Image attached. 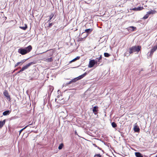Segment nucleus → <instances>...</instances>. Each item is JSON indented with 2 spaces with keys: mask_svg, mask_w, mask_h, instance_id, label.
I'll use <instances>...</instances> for the list:
<instances>
[{
  "mask_svg": "<svg viewBox=\"0 0 157 157\" xmlns=\"http://www.w3.org/2000/svg\"><path fill=\"white\" fill-rule=\"evenodd\" d=\"M22 71H23V70H22V69L21 68V69L19 71H18L17 74H18Z\"/></svg>",
  "mask_w": 157,
  "mask_h": 157,
  "instance_id": "72a5a7b5",
  "label": "nucleus"
},
{
  "mask_svg": "<svg viewBox=\"0 0 157 157\" xmlns=\"http://www.w3.org/2000/svg\"><path fill=\"white\" fill-rule=\"evenodd\" d=\"M26 60V59H23L21 61V64L22 65L23 63L25 62Z\"/></svg>",
  "mask_w": 157,
  "mask_h": 157,
  "instance_id": "2f4dec72",
  "label": "nucleus"
},
{
  "mask_svg": "<svg viewBox=\"0 0 157 157\" xmlns=\"http://www.w3.org/2000/svg\"><path fill=\"white\" fill-rule=\"evenodd\" d=\"M19 65H21V62H17L15 65L14 67H15L17 66H18Z\"/></svg>",
  "mask_w": 157,
  "mask_h": 157,
  "instance_id": "bb28decb",
  "label": "nucleus"
},
{
  "mask_svg": "<svg viewBox=\"0 0 157 157\" xmlns=\"http://www.w3.org/2000/svg\"><path fill=\"white\" fill-rule=\"evenodd\" d=\"M3 94L5 96V97L6 98V99L8 101H10L11 99L10 96L9 95L8 92L7 90H5L3 92Z\"/></svg>",
  "mask_w": 157,
  "mask_h": 157,
  "instance_id": "39448f33",
  "label": "nucleus"
},
{
  "mask_svg": "<svg viewBox=\"0 0 157 157\" xmlns=\"http://www.w3.org/2000/svg\"><path fill=\"white\" fill-rule=\"evenodd\" d=\"M98 107L97 106H95L93 107V112L94 113L95 115H96L97 114Z\"/></svg>",
  "mask_w": 157,
  "mask_h": 157,
  "instance_id": "9d476101",
  "label": "nucleus"
},
{
  "mask_svg": "<svg viewBox=\"0 0 157 157\" xmlns=\"http://www.w3.org/2000/svg\"><path fill=\"white\" fill-rule=\"evenodd\" d=\"M16 70H17V69H15V70H14L13 71V72H14V71H15Z\"/></svg>",
  "mask_w": 157,
  "mask_h": 157,
  "instance_id": "79ce46f5",
  "label": "nucleus"
},
{
  "mask_svg": "<svg viewBox=\"0 0 157 157\" xmlns=\"http://www.w3.org/2000/svg\"><path fill=\"white\" fill-rule=\"evenodd\" d=\"M63 143H61L59 146V147H58V149H59V150H61V149L63 147Z\"/></svg>",
  "mask_w": 157,
  "mask_h": 157,
  "instance_id": "b1692460",
  "label": "nucleus"
},
{
  "mask_svg": "<svg viewBox=\"0 0 157 157\" xmlns=\"http://www.w3.org/2000/svg\"><path fill=\"white\" fill-rule=\"evenodd\" d=\"M53 60V59L52 57H50L46 59V61L48 62H51Z\"/></svg>",
  "mask_w": 157,
  "mask_h": 157,
  "instance_id": "5701e85b",
  "label": "nucleus"
},
{
  "mask_svg": "<svg viewBox=\"0 0 157 157\" xmlns=\"http://www.w3.org/2000/svg\"><path fill=\"white\" fill-rule=\"evenodd\" d=\"M156 11L155 10H151L150 11H148L147 12V13L149 15L150 14H154L155 13Z\"/></svg>",
  "mask_w": 157,
  "mask_h": 157,
  "instance_id": "6ab92c4d",
  "label": "nucleus"
},
{
  "mask_svg": "<svg viewBox=\"0 0 157 157\" xmlns=\"http://www.w3.org/2000/svg\"><path fill=\"white\" fill-rule=\"evenodd\" d=\"M32 47L31 45H29L24 48H20L18 49V52L22 55H24L28 53L31 50Z\"/></svg>",
  "mask_w": 157,
  "mask_h": 157,
  "instance_id": "f257e3e1",
  "label": "nucleus"
},
{
  "mask_svg": "<svg viewBox=\"0 0 157 157\" xmlns=\"http://www.w3.org/2000/svg\"><path fill=\"white\" fill-rule=\"evenodd\" d=\"M71 84V83H69V82H67L66 83H64V85L65 86H66L67 85H68L70 84Z\"/></svg>",
  "mask_w": 157,
  "mask_h": 157,
  "instance_id": "7c9ffc66",
  "label": "nucleus"
},
{
  "mask_svg": "<svg viewBox=\"0 0 157 157\" xmlns=\"http://www.w3.org/2000/svg\"><path fill=\"white\" fill-rule=\"evenodd\" d=\"M102 59V56L101 55L98 58H97L95 59V61L96 62L97 64L98 63H99L101 62V60Z\"/></svg>",
  "mask_w": 157,
  "mask_h": 157,
  "instance_id": "4468645a",
  "label": "nucleus"
},
{
  "mask_svg": "<svg viewBox=\"0 0 157 157\" xmlns=\"http://www.w3.org/2000/svg\"><path fill=\"white\" fill-rule=\"evenodd\" d=\"M52 90H51V93H52V90H53V88H52Z\"/></svg>",
  "mask_w": 157,
  "mask_h": 157,
  "instance_id": "ea45409f",
  "label": "nucleus"
},
{
  "mask_svg": "<svg viewBox=\"0 0 157 157\" xmlns=\"http://www.w3.org/2000/svg\"><path fill=\"white\" fill-rule=\"evenodd\" d=\"M14 117H12L11 118V119H14Z\"/></svg>",
  "mask_w": 157,
  "mask_h": 157,
  "instance_id": "e433bc0d",
  "label": "nucleus"
},
{
  "mask_svg": "<svg viewBox=\"0 0 157 157\" xmlns=\"http://www.w3.org/2000/svg\"><path fill=\"white\" fill-rule=\"evenodd\" d=\"M75 134L76 135H78V133L76 131H75Z\"/></svg>",
  "mask_w": 157,
  "mask_h": 157,
  "instance_id": "c9c22d12",
  "label": "nucleus"
},
{
  "mask_svg": "<svg viewBox=\"0 0 157 157\" xmlns=\"http://www.w3.org/2000/svg\"><path fill=\"white\" fill-rule=\"evenodd\" d=\"M104 56L105 57H108L110 56V55L108 53L105 52L104 53Z\"/></svg>",
  "mask_w": 157,
  "mask_h": 157,
  "instance_id": "a878e982",
  "label": "nucleus"
},
{
  "mask_svg": "<svg viewBox=\"0 0 157 157\" xmlns=\"http://www.w3.org/2000/svg\"><path fill=\"white\" fill-rule=\"evenodd\" d=\"M141 46H134L129 48V53L130 54L134 52H139L140 50Z\"/></svg>",
  "mask_w": 157,
  "mask_h": 157,
  "instance_id": "f03ea898",
  "label": "nucleus"
},
{
  "mask_svg": "<svg viewBox=\"0 0 157 157\" xmlns=\"http://www.w3.org/2000/svg\"><path fill=\"white\" fill-rule=\"evenodd\" d=\"M78 79L77 78V77L74 78V79H72L69 82V83H71V84L73 82H76Z\"/></svg>",
  "mask_w": 157,
  "mask_h": 157,
  "instance_id": "a211bd4d",
  "label": "nucleus"
},
{
  "mask_svg": "<svg viewBox=\"0 0 157 157\" xmlns=\"http://www.w3.org/2000/svg\"><path fill=\"white\" fill-rule=\"evenodd\" d=\"M112 125L113 128H115L117 126V124L114 122H113L112 123Z\"/></svg>",
  "mask_w": 157,
  "mask_h": 157,
  "instance_id": "393cba45",
  "label": "nucleus"
},
{
  "mask_svg": "<svg viewBox=\"0 0 157 157\" xmlns=\"http://www.w3.org/2000/svg\"><path fill=\"white\" fill-rule=\"evenodd\" d=\"M11 111L10 110H8L5 111L3 113V115L4 116H6L9 114Z\"/></svg>",
  "mask_w": 157,
  "mask_h": 157,
  "instance_id": "ddd939ff",
  "label": "nucleus"
},
{
  "mask_svg": "<svg viewBox=\"0 0 157 157\" xmlns=\"http://www.w3.org/2000/svg\"><path fill=\"white\" fill-rule=\"evenodd\" d=\"M154 157H157V155L154 156Z\"/></svg>",
  "mask_w": 157,
  "mask_h": 157,
  "instance_id": "a19ab883",
  "label": "nucleus"
},
{
  "mask_svg": "<svg viewBox=\"0 0 157 157\" xmlns=\"http://www.w3.org/2000/svg\"><path fill=\"white\" fill-rule=\"evenodd\" d=\"M97 148H98V149H100V150H101V148H100L99 147H98V146H97Z\"/></svg>",
  "mask_w": 157,
  "mask_h": 157,
  "instance_id": "4c0bfd02",
  "label": "nucleus"
},
{
  "mask_svg": "<svg viewBox=\"0 0 157 157\" xmlns=\"http://www.w3.org/2000/svg\"><path fill=\"white\" fill-rule=\"evenodd\" d=\"M157 49V45L154 46L151 49L150 53V55H152L153 53Z\"/></svg>",
  "mask_w": 157,
  "mask_h": 157,
  "instance_id": "1a4fd4ad",
  "label": "nucleus"
},
{
  "mask_svg": "<svg viewBox=\"0 0 157 157\" xmlns=\"http://www.w3.org/2000/svg\"><path fill=\"white\" fill-rule=\"evenodd\" d=\"M143 9L142 7H135L132 8V10L133 11H140L142 10Z\"/></svg>",
  "mask_w": 157,
  "mask_h": 157,
  "instance_id": "0eeeda50",
  "label": "nucleus"
},
{
  "mask_svg": "<svg viewBox=\"0 0 157 157\" xmlns=\"http://www.w3.org/2000/svg\"><path fill=\"white\" fill-rule=\"evenodd\" d=\"M96 64H97V63L95 60L94 59L90 60L89 61L88 67L90 68L92 67Z\"/></svg>",
  "mask_w": 157,
  "mask_h": 157,
  "instance_id": "20e7f679",
  "label": "nucleus"
},
{
  "mask_svg": "<svg viewBox=\"0 0 157 157\" xmlns=\"http://www.w3.org/2000/svg\"><path fill=\"white\" fill-rule=\"evenodd\" d=\"M34 63L33 62H31L28 63L22 68V70L24 71L25 70L27 69L29 67H30L31 65L33 64Z\"/></svg>",
  "mask_w": 157,
  "mask_h": 157,
  "instance_id": "423d86ee",
  "label": "nucleus"
},
{
  "mask_svg": "<svg viewBox=\"0 0 157 157\" xmlns=\"http://www.w3.org/2000/svg\"><path fill=\"white\" fill-rule=\"evenodd\" d=\"M78 79L77 78V77L74 78V79H72L69 82V83H71V84L73 82H76Z\"/></svg>",
  "mask_w": 157,
  "mask_h": 157,
  "instance_id": "f3484780",
  "label": "nucleus"
},
{
  "mask_svg": "<svg viewBox=\"0 0 157 157\" xmlns=\"http://www.w3.org/2000/svg\"><path fill=\"white\" fill-rule=\"evenodd\" d=\"M53 25V23H49V25L48 26V27L49 28H50Z\"/></svg>",
  "mask_w": 157,
  "mask_h": 157,
  "instance_id": "c756f323",
  "label": "nucleus"
},
{
  "mask_svg": "<svg viewBox=\"0 0 157 157\" xmlns=\"http://www.w3.org/2000/svg\"><path fill=\"white\" fill-rule=\"evenodd\" d=\"M87 73L86 72L84 73L83 74L79 76L78 77H77V78L78 79V80H80L83 78L84 77H85Z\"/></svg>",
  "mask_w": 157,
  "mask_h": 157,
  "instance_id": "9b49d317",
  "label": "nucleus"
},
{
  "mask_svg": "<svg viewBox=\"0 0 157 157\" xmlns=\"http://www.w3.org/2000/svg\"><path fill=\"white\" fill-rule=\"evenodd\" d=\"M135 155L136 157H143V155L139 152H136Z\"/></svg>",
  "mask_w": 157,
  "mask_h": 157,
  "instance_id": "dca6fc26",
  "label": "nucleus"
},
{
  "mask_svg": "<svg viewBox=\"0 0 157 157\" xmlns=\"http://www.w3.org/2000/svg\"><path fill=\"white\" fill-rule=\"evenodd\" d=\"M27 28V25L26 24H25V26L24 27H21L20 26V28L23 30H26Z\"/></svg>",
  "mask_w": 157,
  "mask_h": 157,
  "instance_id": "412c9836",
  "label": "nucleus"
},
{
  "mask_svg": "<svg viewBox=\"0 0 157 157\" xmlns=\"http://www.w3.org/2000/svg\"><path fill=\"white\" fill-rule=\"evenodd\" d=\"M149 17V14L148 13H147L144 17L143 18L144 19H147Z\"/></svg>",
  "mask_w": 157,
  "mask_h": 157,
  "instance_id": "c85d7f7f",
  "label": "nucleus"
},
{
  "mask_svg": "<svg viewBox=\"0 0 157 157\" xmlns=\"http://www.w3.org/2000/svg\"><path fill=\"white\" fill-rule=\"evenodd\" d=\"M80 57L79 56H77L76 58L73 59L71 61V62H74L77 59H79Z\"/></svg>",
  "mask_w": 157,
  "mask_h": 157,
  "instance_id": "cd10ccee",
  "label": "nucleus"
},
{
  "mask_svg": "<svg viewBox=\"0 0 157 157\" xmlns=\"http://www.w3.org/2000/svg\"><path fill=\"white\" fill-rule=\"evenodd\" d=\"M97 156L98 157H101V155L100 154H97L96 155H94V156Z\"/></svg>",
  "mask_w": 157,
  "mask_h": 157,
  "instance_id": "473e14b6",
  "label": "nucleus"
},
{
  "mask_svg": "<svg viewBox=\"0 0 157 157\" xmlns=\"http://www.w3.org/2000/svg\"><path fill=\"white\" fill-rule=\"evenodd\" d=\"M92 31V29H88L85 30V32H83L82 35L84 34L85 33H86V34L85 36L84 37V38H86L88 35L90 34Z\"/></svg>",
  "mask_w": 157,
  "mask_h": 157,
  "instance_id": "7ed1b4c3",
  "label": "nucleus"
},
{
  "mask_svg": "<svg viewBox=\"0 0 157 157\" xmlns=\"http://www.w3.org/2000/svg\"><path fill=\"white\" fill-rule=\"evenodd\" d=\"M134 130L135 132H138L140 131V129L137 125H135L134 128Z\"/></svg>",
  "mask_w": 157,
  "mask_h": 157,
  "instance_id": "f8f14e48",
  "label": "nucleus"
},
{
  "mask_svg": "<svg viewBox=\"0 0 157 157\" xmlns=\"http://www.w3.org/2000/svg\"><path fill=\"white\" fill-rule=\"evenodd\" d=\"M94 145V146L96 147H97V146L95 144H93Z\"/></svg>",
  "mask_w": 157,
  "mask_h": 157,
  "instance_id": "58836bf2",
  "label": "nucleus"
},
{
  "mask_svg": "<svg viewBox=\"0 0 157 157\" xmlns=\"http://www.w3.org/2000/svg\"><path fill=\"white\" fill-rule=\"evenodd\" d=\"M6 122V120L5 119L3 120V121H0V128H2L3 125L5 124Z\"/></svg>",
  "mask_w": 157,
  "mask_h": 157,
  "instance_id": "2eb2a0df",
  "label": "nucleus"
},
{
  "mask_svg": "<svg viewBox=\"0 0 157 157\" xmlns=\"http://www.w3.org/2000/svg\"><path fill=\"white\" fill-rule=\"evenodd\" d=\"M84 37L83 38H79V40L80 41H82V40L83 39H84Z\"/></svg>",
  "mask_w": 157,
  "mask_h": 157,
  "instance_id": "f704fd0d",
  "label": "nucleus"
},
{
  "mask_svg": "<svg viewBox=\"0 0 157 157\" xmlns=\"http://www.w3.org/2000/svg\"><path fill=\"white\" fill-rule=\"evenodd\" d=\"M32 125V124H29V125H27L24 128H23L22 129H21L20 131H19V135H20V134L21 132L24 130L28 126H29V125Z\"/></svg>",
  "mask_w": 157,
  "mask_h": 157,
  "instance_id": "4be33fe9",
  "label": "nucleus"
},
{
  "mask_svg": "<svg viewBox=\"0 0 157 157\" xmlns=\"http://www.w3.org/2000/svg\"><path fill=\"white\" fill-rule=\"evenodd\" d=\"M54 15V13H51V15L49 16V20L48 21V22H50V20L53 18Z\"/></svg>",
  "mask_w": 157,
  "mask_h": 157,
  "instance_id": "aec40b11",
  "label": "nucleus"
},
{
  "mask_svg": "<svg viewBox=\"0 0 157 157\" xmlns=\"http://www.w3.org/2000/svg\"><path fill=\"white\" fill-rule=\"evenodd\" d=\"M136 27L133 26H129L127 28V29H128V30L132 31H134L135 30H136Z\"/></svg>",
  "mask_w": 157,
  "mask_h": 157,
  "instance_id": "6e6552de",
  "label": "nucleus"
}]
</instances>
